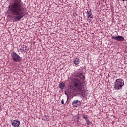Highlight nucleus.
<instances>
[{
  "label": "nucleus",
  "mask_w": 127,
  "mask_h": 127,
  "mask_svg": "<svg viewBox=\"0 0 127 127\" xmlns=\"http://www.w3.org/2000/svg\"><path fill=\"white\" fill-rule=\"evenodd\" d=\"M86 15L87 16V18L89 19L90 18H93V14H92V12L91 11H87Z\"/></svg>",
  "instance_id": "6e6552de"
},
{
  "label": "nucleus",
  "mask_w": 127,
  "mask_h": 127,
  "mask_svg": "<svg viewBox=\"0 0 127 127\" xmlns=\"http://www.w3.org/2000/svg\"><path fill=\"white\" fill-rule=\"evenodd\" d=\"M123 0V1H125V0Z\"/></svg>",
  "instance_id": "dca6fc26"
},
{
  "label": "nucleus",
  "mask_w": 127,
  "mask_h": 127,
  "mask_svg": "<svg viewBox=\"0 0 127 127\" xmlns=\"http://www.w3.org/2000/svg\"><path fill=\"white\" fill-rule=\"evenodd\" d=\"M22 49H23V51H25V50H26V47H23L22 48Z\"/></svg>",
  "instance_id": "ddd939ff"
},
{
  "label": "nucleus",
  "mask_w": 127,
  "mask_h": 127,
  "mask_svg": "<svg viewBox=\"0 0 127 127\" xmlns=\"http://www.w3.org/2000/svg\"><path fill=\"white\" fill-rule=\"evenodd\" d=\"M2 108H1V105H0V112L2 111Z\"/></svg>",
  "instance_id": "2eb2a0df"
},
{
  "label": "nucleus",
  "mask_w": 127,
  "mask_h": 127,
  "mask_svg": "<svg viewBox=\"0 0 127 127\" xmlns=\"http://www.w3.org/2000/svg\"><path fill=\"white\" fill-rule=\"evenodd\" d=\"M124 86H125V81H124V79L119 78L116 79L114 84V88L116 91H119L120 90H122Z\"/></svg>",
  "instance_id": "7ed1b4c3"
},
{
  "label": "nucleus",
  "mask_w": 127,
  "mask_h": 127,
  "mask_svg": "<svg viewBox=\"0 0 127 127\" xmlns=\"http://www.w3.org/2000/svg\"><path fill=\"white\" fill-rule=\"evenodd\" d=\"M86 125H87L88 126H90V125H91V122H90V121L87 120Z\"/></svg>",
  "instance_id": "f8f14e48"
},
{
  "label": "nucleus",
  "mask_w": 127,
  "mask_h": 127,
  "mask_svg": "<svg viewBox=\"0 0 127 127\" xmlns=\"http://www.w3.org/2000/svg\"><path fill=\"white\" fill-rule=\"evenodd\" d=\"M12 126L13 127H18L20 125V122L17 120L11 122Z\"/></svg>",
  "instance_id": "0eeeda50"
},
{
  "label": "nucleus",
  "mask_w": 127,
  "mask_h": 127,
  "mask_svg": "<svg viewBox=\"0 0 127 127\" xmlns=\"http://www.w3.org/2000/svg\"><path fill=\"white\" fill-rule=\"evenodd\" d=\"M81 101H80L79 100H74L72 102V105L74 108L80 107V106H81Z\"/></svg>",
  "instance_id": "423d86ee"
},
{
  "label": "nucleus",
  "mask_w": 127,
  "mask_h": 127,
  "mask_svg": "<svg viewBox=\"0 0 127 127\" xmlns=\"http://www.w3.org/2000/svg\"><path fill=\"white\" fill-rule=\"evenodd\" d=\"M10 10L15 15L12 17L14 21H19L25 15V10L22 5L21 0H14L11 4Z\"/></svg>",
  "instance_id": "f257e3e1"
},
{
  "label": "nucleus",
  "mask_w": 127,
  "mask_h": 127,
  "mask_svg": "<svg viewBox=\"0 0 127 127\" xmlns=\"http://www.w3.org/2000/svg\"><path fill=\"white\" fill-rule=\"evenodd\" d=\"M59 88H60V89H61V90H63V89H64V88H65V83H64V82H62V83H60V84L59 85Z\"/></svg>",
  "instance_id": "9d476101"
},
{
  "label": "nucleus",
  "mask_w": 127,
  "mask_h": 127,
  "mask_svg": "<svg viewBox=\"0 0 127 127\" xmlns=\"http://www.w3.org/2000/svg\"><path fill=\"white\" fill-rule=\"evenodd\" d=\"M85 80V75L77 70L69 77V82L73 85L74 88L77 92L82 91V84Z\"/></svg>",
  "instance_id": "f03ea898"
},
{
  "label": "nucleus",
  "mask_w": 127,
  "mask_h": 127,
  "mask_svg": "<svg viewBox=\"0 0 127 127\" xmlns=\"http://www.w3.org/2000/svg\"><path fill=\"white\" fill-rule=\"evenodd\" d=\"M73 63L75 65V66H77V65H78L79 63H80V59L77 58L74 59L73 61Z\"/></svg>",
  "instance_id": "1a4fd4ad"
},
{
  "label": "nucleus",
  "mask_w": 127,
  "mask_h": 127,
  "mask_svg": "<svg viewBox=\"0 0 127 127\" xmlns=\"http://www.w3.org/2000/svg\"><path fill=\"white\" fill-rule=\"evenodd\" d=\"M11 56L12 60L15 62H21L22 61V58L14 52L11 53Z\"/></svg>",
  "instance_id": "20e7f679"
},
{
  "label": "nucleus",
  "mask_w": 127,
  "mask_h": 127,
  "mask_svg": "<svg viewBox=\"0 0 127 127\" xmlns=\"http://www.w3.org/2000/svg\"><path fill=\"white\" fill-rule=\"evenodd\" d=\"M83 118L84 120H86V121H88V117H87V116L84 115Z\"/></svg>",
  "instance_id": "9b49d317"
},
{
  "label": "nucleus",
  "mask_w": 127,
  "mask_h": 127,
  "mask_svg": "<svg viewBox=\"0 0 127 127\" xmlns=\"http://www.w3.org/2000/svg\"><path fill=\"white\" fill-rule=\"evenodd\" d=\"M112 39L117 41H125V38L122 36H112Z\"/></svg>",
  "instance_id": "39448f33"
},
{
  "label": "nucleus",
  "mask_w": 127,
  "mask_h": 127,
  "mask_svg": "<svg viewBox=\"0 0 127 127\" xmlns=\"http://www.w3.org/2000/svg\"><path fill=\"white\" fill-rule=\"evenodd\" d=\"M62 104L64 105V100H63V99L62 100Z\"/></svg>",
  "instance_id": "4468645a"
}]
</instances>
